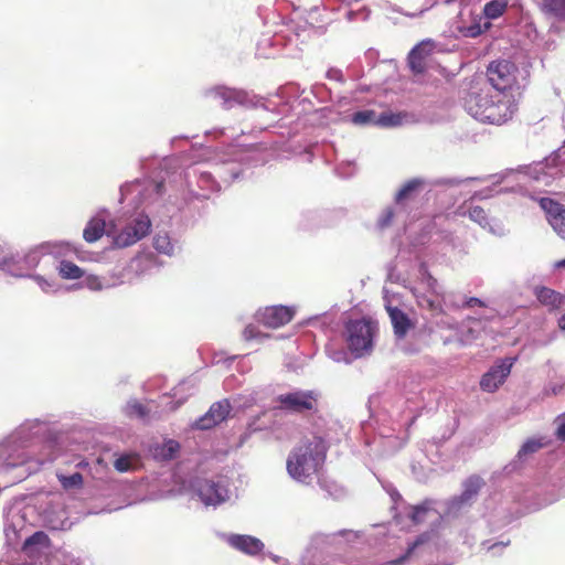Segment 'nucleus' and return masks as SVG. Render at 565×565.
Here are the masks:
<instances>
[{
    "instance_id": "f257e3e1",
    "label": "nucleus",
    "mask_w": 565,
    "mask_h": 565,
    "mask_svg": "<svg viewBox=\"0 0 565 565\" xmlns=\"http://www.w3.org/2000/svg\"><path fill=\"white\" fill-rule=\"evenodd\" d=\"M167 179L161 181L136 180L120 188L121 201H129L136 205L131 213L125 212L115 220L109 221L107 236L118 248L131 246L146 237L151 230V221L143 211L137 207L153 195L160 196L166 189Z\"/></svg>"
},
{
    "instance_id": "4468645a",
    "label": "nucleus",
    "mask_w": 565,
    "mask_h": 565,
    "mask_svg": "<svg viewBox=\"0 0 565 565\" xmlns=\"http://www.w3.org/2000/svg\"><path fill=\"white\" fill-rule=\"evenodd\" d=\"M383 292L384 307L391 319L394 334L397 339H403L413 327V323L408 316L398 308L399 299L395 295L391 296L386 288L383 289Z\"/></svg>"
},
{
    "instance_id": "4be33fe9",
    "label": "nucleus",
    "mask_w": 565,
    "mask_h": 565,
    "mask_svg": "<svg viewBox=\"0 0 565 565\" xmlns=\"http://www.w3.org/2000/svg\"><path fill=\"white\" fill-rule=\"evenodd\" d=\"M431 53V44L424 41L414 46L408 54V66L416 73L422 74L426 70V60Z\"/></svg>"
},
{
    "instance_id": "a211bd4d",
    "label": "nucleus",
    "mask_w": 565,
    "mask_h": 565,
    "mask_svg": "<svg viewBox=\"0 0 565 565\" xmlns=\"http://www.w3.org/2000/svg\"><path fill=\"white\" fill-rule=\"evenodd\" d=\"M423 184V181L419 180V179H413L411 181H408L407 183H405L401 189L399 191L396 193V196H395V203H396V207H387L386 210L383 211L382 215L380 216L379 221H377V225L380 228H385L387 227L391 222H392V218L394 217L395 214H397V210H399L403 205V202L408 200L412 195V193L418 189L420 185Z\"/></svg>"
},
{
    "instance_id": "8fccbe9b",
    "label": "nucleus",
    "mask_w": 565,
    "mask_h": 565,
    "mask_svg": "<svg viewBox=\"0 0 565 565\" xmlns=\"http://www.w3.org/2000/svg\"><path fill=\"white\" fill-rule=\"evenodd\" d=\"M179 447L180 446L175 440H168L162 445L158 455L166 460L172 459L178 452Z\"/></svg>"
},
{
    "instance_id": "f8f14e48",
    "label": "nucleus",
    "mask_w": 565,
    "mask_h": 565,
    "mask_svg": "<svg viewBox=\"0 0 565 565\" xmlns=\"http://www.w3.org/2000/svg\"><path fill=\"white\" fill-rule=\"evenodd\" d=\"M320 393L317 390H294L277 396L279 408L290 413L317 409Z\"/></svg>"
},
{
    "instance_id": "13d9d810",
    "label": "nucleus",
    "mask_w": 565,
    "mask_h": 565,
    "mask_svg": "<svg viewBox=\"0 0 565 565\" xmlns=\"http://www.w3.org/2000/svg\"><path fill=\"white\" fill-rule=\"evenodd\" d=\"M476 306L483 307L484 302L481 299L477 298V297H469L462 303V307H466V308H473Z\"/></svg>"
},
{
    "instance_id": "6ab92c4d",
    "label": "nucleus",
    "mask_w": 565,
    "mask_h": 565,
    "mask_svg": "<svg viewBox=\"0 0 565 565\" xmlns=\"http://www.w3.org/2000/svg\"><path fill=\"white\" fill-rule=\"evenodd\" d=\"M540 206L546 213V218L553 230L559 237L565 238V205L553 199L542 198Z\"/></svg>"
},
{
    "instance_id": "052dcab7",
    "label": "nucleus",
    "mask_w": 565,
    "mask_h": 565,
    "mask_svg": "<svg viewBox=\"0 0 565 565\" xmlns=\"http://www.w3.org/2000/svg\"><path fill=\"white\" fill-rule=\"evenodd\" d=\"M244 401L238 404L239 407L247 408L254 405L257 402V397L255 394H250L246 397H243Z\"/></svg>"
},
{
    "instance_id": "7ed1b4c3",
    "label": "nucleus",
    "mask_w": 565,
    "mask_h": 565,
    "mask_svg": "<svg viewBox=\"0 0 565 565\" xmlns=\"http://www.w3.org/2000/svg\"><path fill=\"white\" fill-rule=\"evenodd\" d=\"M43 423L39 419L26 420L20 425L7 441V457L0 465V477L10 476L8 484H14L38 472L45 462H52L51 454L35 455L34 447Z\"/></svg>"
},
{
    "instance_id": "c85d7f7f",
    "label": "nucleus",
    "mask_w": 565,
    "mask_h": 565,
    "mask_svg": "<svg viewBox=\"0 0 565 565\" xmlns=\"http://www.w3.org/2000/svg\"><path fill=\"white\" fill-rule=\"evenodd\" d=\"M470 505L467 504L465 501H461V498L454 497L452 499L439 502L437 504V508L440 511L439 516H446V518H456L461 511L466 510Z\"/></svg>"
},
{
    "instance_id": "bb28decb",
    "label": "nucleus",
    "mask_w": 565,
    "mask_h": 565,
    "mask_svg": "<svg viewBox=\"0 0 565 565\" xmlns=\"http://www.w3.org/2000/svg\"><path fill=\"white\" fill-rule=\"evenodd\" d=\"M49 543V536L44 532L38 531L24 541L22 550L29 555H34L47 548Z\"/></svg>"
},
{
    "instance_id": "e433bc0d",
    "label": "nucleus",
    "mask_w": 565,
    "mask_h": 565,
    "mask_svg": "<svg viewBox=\"0 0 565 565\" xmlns=\"http://www.w3.org/2000/svg\"><path fill=\"white\" fill-rule=\"evenodd\" d=\"M326 213H319L316 211H308L301 214L300 226L305 230L318 227L321 225H329L327 221L323 220V215Z\"/></svg>"
},
{
    "instance_id": "72a5a7b5",
    "label": "nucleus",
    "mask_w": 565,
    "mask_h": 565,
    "mask_svg": "<svg viewBox=\"0 0 565 565\" xmlns=\"http://www.w3.org/2000/svg\"><path fill=\"white\" fill-rule=\"evenodd\" d=\"M24 526V516L20 514V511L10 510L6 515L4 523V532L7 536H9V532L11 531L13 534H17Z\"/></svg>"
},
{
    "instance_id": "f704fd0d",
    "label": "nucleus",
    "mask_w": 565,
    "mask_h": 565,
    "mask_svg": "<svg viewBox=\"0 0 565 565\" xmlns=\"http://www.w3.org/2000/svg\"><path fill=\"white\" fill-rule=\"evenodd\" d=\"M56 477L65 491L78 490L83 486V476L79 472H74L70 476L57 472Z\"/></svg>"
},
{
    "instance_id": "a19ab883",
    "label": "nucleus",
    "mask_w": 565,
    "mask_h": 565,
    "mask_svg": "<svg viewBox=\"0 0 565 565\" xmlns=\"http://www.w3.org/2000/svg\"><path fill=\"white\" fill-rule=\"evenodd\" d=\"M544 446L542 439L530 438L519 449L516 458L524 460L529 455L536 452Z\"/></svg>"
},
{
    "instance_id": "0eeeda50",
    "label": "nucleus",
    "mask_w": 565,
    "mask_h": 565,
    "mask_svg": "<svg viewBox=\"0 0 565 565\" xmlns=\"http://www.w3.org/2000/svg\"><path fill=\"white\" fill-rule=\"evenodd\" d=\"M487 76L494 93L508 94V90H519L526 85L527 72L520 71L510 61L500 60L490 63Z\"/></svg>"
},
{
    "instance_id": "37998d69",
    "label": "nucleus",
    "mask_w": 565,
    "mask_h": 565,
    "mask_svg": "<svg viewBox=\"0 0 565 565\" xmlns=\"http://www.w3.org/2000/svg\"><path fill=\"white\" fill-rule=\"evenodd\" d=\"M194 388H195V383L193 380H184V381L180 382L179 385L173 388V395H172L174 398H178L177 404L171 406L170 408L175 409L179 405H181L185 401L186 396H181V393L183 391L188 390V391H190L189 394H191L194 391Z\"/></svg>"
},
{
    "instance_id": "4c0bfd02",
    "label": "nucleus",
    "mask_w": 565,
    "mask_h": 565,
    "mask_svg": "<svg viewBox=\"0 0 565 565\" xmlns=\"http://www.w3.org/2000/svg\"><path fill=\"white\" fill-rule=\"evenodd\" d=\"M405 117L406 115L401 113H382L377 116L376 126L385 128L398 127L403 125Z\"/></svg>"
},
{
    "instance_id": "f03ea898",
    "label": "nucleus",
    "mask_w": 565,
    "mask_h": 565,
    "mask_svg": "<svg viewBox=\"0 0 565 565\" xmlns=\"http://www.w3.org/2000/svg\"><path fill=\"white\" fill-rule=\"evenodd\" d=\"M249 149L235 148L231 153L220 156L211 147L193 146L190 152L192 163L183 174L185 186L190 194L196 198L206 199L207 193H198L193 189L195 180L198 188L203 191L213 192L220 189L214 175L224 182L238 179L242 170L235 166V161L249 158L246 153Z\"/></svg>"
},
{
    "instance_id": "20e7f679",
    "label": "nucleus",
    "mask_w": 565,
    "mask_h": 565,
    "mask_svg": "<svg viewBox=\"0 0 565 565\" xmlns=\"http://www.w3.org/2000/svg\"><path fill=\"white\" fill-rule=\"evenodd\" d=\"M468 114L475 119L491 125L510 120L518 109L513 94L494 93L490 88L472 90L465 102Z\"/></svg>"
},
{
    "instance_id": "7c9ffc66",
    "label": "nucleus",
    "mask_w": 565,
    "mask_h": 565,
    "mask_svg": "<svg viewBox=\"0 0 565 565\" xmlns=\"http://www.w3.org/2000/svg\"><path fill=\"white\" fill-rule=\"evenodd\" d=\"M140 457L137 454H121L115 461L114 467L118 472H128L138 468Z\"/></svg>"
},
{
    "instance_id": "f3484780",
    "label": "nucleus",
    "mask_w": 565,
    "mask_h": 565,
    "mask_svg": "<svg viewBox=\"0 0 565 565\" xmlns=\"http://www.w3.org/2000/svg\"><path fill=\"white\" fill-rule=\"evenodd\" d=\"M231 408L228 399H222L213 403L209 411L195 420L194 427L201 430L211 429L226 419Z\"/></svg>"
},
{
    "instance_id": "5fc2aeb1",
    "label": "nucleus",
    "mask_w": 565,
    "mask_h": 565,
    "mask_svg": "<svg viewBox=\"0 0 565 565\" xmlns=\"http://www.w3.org/2000/svg\"><path fill=\"white\" fill-rule=\"evenodd\" d=\"M243 337L245 340H254V339L260 338L262 333L259 332L257 327H255L253 324H248L245 327V329L243 331Z\"/></svg>"
},
{
    "instance_id": "6e6d98bb",
    "label": "nucleus",
    "mask_w": 565,
    "mask_h": 565,
    "mask_svg": "<svg viewBox=\"0 0 565 565\" xmlns=\"http://www.w3.org/2000/svg\"><path fill=\"white\" fill-rule=\"evenodd\" d=\"M297 90H298V88L295 85H292V84L286 85L279 89V97L280 98L290 97Z\"/></svg>"
},
{
    "instance_id": "49530a36",
    "label": "nucleus",
    "mask_w": 565,
    "mask_h": 565,
    "mask_svg": "<svg viewBox=\"0 0 565 565\" xmlns=\"http://www.w3.org/2000/svg\"><path fill=\"white\" fill-rule=\"evenodd\" d=\"M31 277L44 292H56L60 289V286L55 280L46 279L40 275H33Z\"/></svg>"
},
{
    "instance_id": "2eb2a0df",
    "label": "nucleus",
    "mask_w": 565,
    "mask_h": 565,
    "mask_svg": "<svg viewBox=\"0 0 565 565\" xmlns=\"http://www.w3.org/2000/svg\"><path fill=\"white\" fill-rule=\"evenodd\" d=\"M516 358H505L497 361L480 380V387L488 393L495 392L511 373Z\"/></svg>"
},
{
    "instance_id": "473e14b6",
    "label": "nucleus",
    "mask_w": 565,
    "mask_h": 565,
    "mask_svg": "<svg viewBox=\"0 0 565 565\" xmlns=\"http://www.w3.org/2000/svg\"><path fill=\"white\" fill-rule=\"evenodd\" d=\"M542 11L557 20H565V0H542Z\"/></svg>"
},
{
    "instance_id": "c03bdc74",
    "label": "nucleus",
    "mask_w": 565,
    "mask_h": 565,
    "mask_svg": "<svg viewBox=\"0 0 565 565\" xmlns=\"http://www.w3.org/2000/svg\"><path fill=\"white\" fill-rule=\"evenodd\" d=\"M115 285H116L115 282L110 284L108 281H102V279L95 275L86 276L83 281V286L92 291H100L103 289L110 288Z\"/></svg>"
},
{
    "instance_id": "cd10ccee",
    "label": "nucleus",
    "mask_w": 565,
    "mask_h": 565,
    "mask_svg": "<svg viewBox=\"0 0 565 565\" xmlns=\"http://www.w3.org/2000/svg\"><path fill=\"white\" fill-rule=\"evenodd\" d=\"M482 486L483 480L480 477L471 476L467 478L462 483V492L459 495L461 501H465L467 504L471 505Z\"/></svg>"
},
{
    "instance_id": "5701e85b",
    "label": "nucleus",
    "mask_w": 565,
    "mask_h": 565,
    "mask_svg": "<svg viewBox=\"0 0 565 565\" xmlns=\"http://www.w3.org/2000/svg\"><path fill=\"white\" fill-rule=\"evenodd\" d=\"M56 248H57L56 244L45 242V243H42V244L36 245L33 248H31L23 256V258H20L19 255H14V256L18 257V263L20 260H23L25 267L31 269V268H35L39 265V263L43 256L57 254Z\"/></svg>"
},
{
    "instance_id": "774afa93",
    "label": "nucleus",
    "mask_w": 565,
    "mask_h": 565,
    "mask_svg": "<svg viewBox=\"0 0 565 565\" xmlns=\"http://www.w3.org/2000/svg\"><path fill=\"white\" fill-rule=\"evenodd\" d=\"M558 328L565 331V313L558 319Z\"/></svg>"
},
{
    "instance_id": "3c124183",
    "label": "nucleus",
    "mask_w": 565,
    "mask_h": 565,
    "mask_svg": "<svg viewBox=\"0 0 565 565\" xmlns=\"http://www.w3.org/2000/svg\"><path fill=\"white\" fill-rule=\"evenodd\" d=\"M126 412L129 416H136L139 418L145 417L147 414L145 406L137 401L128 402Z\"/></svg>"
},
{
    "instance_id": "9b49d317",
    "label": "nucleus",
    "mask_w": 565,
    "mask_h": 565,
    "mask_svg": "<svg viewBox=\"0 0 565 565\" xmlns=\"http://www.w3.org/2000/svg\"><path fill=\"white\" fill-rule=\"evenodd\" d=\"M321 31V26H316L313 23H309L308 21L294 22L287 25L286 31L275 34L271 39H267L266 41L270 42L273 45L278 46L285 43L288 55H292L294 49H299L300 44H303L312 34H317Z\"/></svg>"
},
{
    "instance_id": "c9c22d12",
    "label": "nucleus",
    "mask_w": 565,
    "mask_h": 565,
    "mask_svg": "<svg viewBox=\"0 0 565 565\" xmlns=\"http://www.w3.org/2000/svg\"><path fill=\"white\" fill-rule=\"evenodd\" d=\"M57 270L63 279H78L84 276L83 269L68 260L60 262Z\"/></svg>"
},
{
    "instance_id": "603ef678",
    "label": "nucleus",
    "mask_w": 565,
    "mask_h": 565,
    "mask_svg": "<svg viewBox=\"0 0 565 565\" xmlns=\"http://www.w3.org/2000/svg\"><path fill=\"white\" fill-rule=\"evenodd\" d=\"M265 415V412H260L257 416L253 417L247 424L246 437L253 433L260 431L266 428L265 424L259 423L260 417Z\"/></svg>"
},
{
    "instance_id": "412c9836",
    "label": "nucleus",
    "mask_w": 565,
    "mask_h": 565,
    "mask_svg": "<svg viewBox=\"0 0 565 565\" xmlns=\"http://www.w3.org/2000/svg\"><path fill=\"white\" fill-rule=\"evenodd\" d=\"M109 211L100 209L87 223L83 231V237L87 243L97 242L104 234L107 235Z\"/></svg>"
},
{
    "instance_id": "1a4fd4ad",
    "label": "nucleus",
    "mask_w": 565,
    "mask_h": 565,
    "mask_svg": "<svg viewBox=\"0 0 565 565\" xmlns=\"http://www.w3.org/2000/svg\"><path fill=\"white\" fill-rule=\"evenodd\" d=\"M376 324L366 319L350 321L345 327V340L354 359L369 354L373 349Z\"/></svg>"
},
{
    "instance_id": "9d476101",
    "label": "nucleus",
    "mask_w": 565,
    "mask_h": 565,
    "mask_svg": "<svg viewBox=\"0 0 565 565\" xmlns=\"http://www.w3.org/2000/svg\"><path fill=\"white\" fill-rule=\"evenodd\" d=\"M194 492L205 507L216 508L230 500L232 491L230 479L216 476L211 479H198L193 483Z\"/></svg>"
},
{
    "instance_id": "de8ad7c7",
    "label": "nucleus",
    "mask_w": 565,
    "mask_h": 565,
    "mask_svg": "<svg viewBox=\"0 0 565 565\" xmlns=\"http://www.w3.org/2000/svg\"><path fill=\"white\" fill-rule=\"evenodd\" d=\"M18 264V257L11 253H7L6 248L0 245V269L11 271L12 265Z\"/></svg>"
},
{
    "instance_id": "a18cd8bd",
    "label": "nucleus",
    "mask_w": 565,
    "mask_h": 565,
    "mask_svg": "<svg viewBox=\"0 0 565 565\" xmlns=\"http://www.w3.org/2000/svg\"><path fill=\"white\" fill-rule=\"evenodd\" d=\"M416 299H417V303L422 307V308H426V309H429L431 311H440L441 310V307H440V301L438 300L437 297H433V296H427V295H417L416 292H414Z\"/></svg>"
},
{
    "instance_id": "0e129e2a",
    "label": "nucleus",
    "mask_w": 565,
    "mask_h": 565,
    "mask_svg": "<svg viewBox=\"0 0 565 565\" xmlns=\"http://www.w3.org/2000/svg\"><path fill=\"white\" fill-rule=\"evenodd\" d=\"M273 561L279 565H289V562L287 559L281 558L280 556L273 555Z\"/></svg>"
},
{
    "instance_id": "79ce46f5",
    "label": "nucleus",
    "mask_w": 565,
    "mask_h": 565,
    "mask_svg": "<svg viewBox=\"0 0 565 565\" xmlns=\"http://www.w3.org/2000/svg\"><path fill=\"white\" fill-rule=\"evenodd\" d=\"M327 355L337 363H345L350 364L352 362L353 355L351 356L344 349L335 348L333 345H328L326 348Z\"/></svg>"
},
{
    "instance_id": "a878e982",
    "label": "nucleus",
    "mask_w": 565,
    "mask_h": 565,
    "mask_svg": "<svg viewBox=\"0 0 565 565\" xmlns=\"http://www.w3.org/2000/svg\"><path fill=\"white\" fill-rule=\"evenodd\" d=\"M534 295L540 303L550 310L559 308L565 301V297L562 294L547 287H536Z\"/></svg>"
},
{
    "instance_id": "69168bd1",
    "label": "nucleus",
    "mask_w": 565,
    "mask_h": 565,
    "mask_svg": "<svg viewBox=\"0 0 565 565\" xmlns=\"http://www.w3.org/2000/svg\"><path fill=\"white\" fill-rule=\"evenodd\" d=\"M415 419H416V414L414 413V411H409V414L406 418V424L412 425Z\"/></svg>"
},
{
    "instance_id": "09e8293b",
    "label": "nucleus",
    "mask_w": 565,
    "mask_h": 565,
    "mask_svg": "<svg viewBox=\"0 0 565 565\" xmlns=\"http://www.w3.org/2000/svg\"><path fill=\"white\" fill-rule=\"evenodd\" d=\"M419 273L422 275L423 282L426 284L427 289L434 294L438 295V284L437 280L428 273L426 266L424 264L420 265Z\"/></svg>"
},
{
    "instance_id": "423d86ee",
    "label": "nucleus",
    "mask_w": 565,
    "mask_h": 565,
    "mask_svg": "<svg viewBox=\"0 0 565 565\" xmlns=\"http://www.w3.org/2000/svg\"><path fill=\"white\" fill-rule=\"evenodd\" d=\"M206 95L218 102L220 105L227 110L236 106L246 109L262 107L266 117H269L270 115L287 116V114L294 108V105H290L289 103H284L279 107H276L275 102H265L263 97L254 94L253 92L223 85L209 89Z\"/></svg>"
},
{
    "instance_id": "ddd939ff",
    "label": "nucleus",
    "mask_w": 565,
    "mask_h": 565,
    "mask_svg": "<svg viewBox=\"0 0 565 565\" xmlns=\"http://www.w3.org/2000/svg\"><path fill=\"white\" fill-rule=\"evenodd\" d=\"M438 541L439 537L434 531L423 533L408 545L403 555L382 565H404L409 559H417L426 554H431L439 548Z\"/></svg>"
},
{
    "instance_id": "393cba45",
    "label": "nucleus",
    "mask_w": 565,
    "mask_h": 565,
    "mask_svg": "<svg viewBox=\"0 0 565 565\" xmlns=\"http://www.w3.org/2000/svg\"><path fill=\"white\" fill-rule=\"evenodd\" d=\"M437 504L438 501L433 499H426L420 504L413 507L409 514V518L412 519L413 523L419 524L427 519H431L436 515L439 516L440 511L437 508Z\"/></svg>"
},
{
    "instance_id": "6e6552de",
    "label": "nucleus",
    "mask_w": 565,
    "mask_h": 565,
    "mask_svg": "<svg viewBox=\"0 0 565 565\" xmlns=\"http://www.w3.org/2000/svg\"><path fill=\"white\" fill-rule=\"evenodd\" d=\"M522 170L531 179L544 185H550L553 181L565 178V140L544 161L525 166Z\"/></svg>"
},
{
    "instance_id": "2f4dec72",
    "label": "nucleus",
    "mask_w": 565,
    "mask_h": 565,
    "mask_svg": "<svg viewBox=\"0 0 565 565\" xmlns=\"http://www.w3.org/2000/svg\"><path fill=\"white\" fill-rule=\"evenodd\" d=\"M153 247L158 253L167 256H173L177 250V245L171 241L167 233H157L153 237Z\"/></svg>"
},
{
    "instance_id": "dca6fc26",
    "label": "nucleus",
    "mask_w": 565,
    "mask_h": 565,
    "mask_svg": "<svg viewBox=\"0 0 565 565\" xmlns=\"http://www.w3.org/2000/svg\"><path fill=\"white\" fill-rule=\"evenodd\" d=\"M295 308L288 306H269L257 310L255 319L265 327L277 329L287 324L295 316Z\"/></svg>"
},
{
    "instance_id": "e2e57ef3",
    "label": "nucleus",
    "mask_w": 565,
    "mask_h": 565,
    "mask_svg": "<svg viewBox=\"0 0 565 565\" xmlns=\"http://www.w3.org/2000/svg\"><path fill=\"white\" fill-rule=\"evenodd\" d=\"M329 536L328 535H324V534H316L313 537H312V544H318L320 542H324Z\"/></svg>"
},
{
    "instance_id": "864d4df0",
    "label": "nucleus",
    "mask_w": 565,
    "mask_h": 565,
    "mask_svg": "<svg viewBox=\"0 0 565 565\" xmlns=\"http://www.w3.org/2000/svg\"><path fill=\"white\" fill-rule=\"evenodd\" d=\"M509 545V541L507 542H503V541H499V542H494V543H491V541H484L482 542V546L489 551V552H492L493 555L495 554H499L502 552V550Z\"/></svg>"
},
{
    "instance_id": "338daca9",
    "label": "nucleus",
    "mask_w": 565,
    "mask_h": 565,
    "mask_svg": "<svg viewBox=\"0 0 565 565\" xmlns=\"http://www.w3.org/2000/svg\"><path fill=\"white\" fill-rule=\"evenodd\" d=\"M353 169H354V168H351V171H349V172H343V171H342V168H341V167H339V168L337 169V172H338V174H339L340 177L348 178V177H350V175L353 173Z\"/></svg>"
},
{
    "instance_id": "ea45409f",
    "label": "nucleus",
    "mask_w": 565,
    "mask_h": 565,
    "mask_svg": "<svg viewBox=\"0 0 565 565\" xmlns=\"http://www.w3.org/2000/svg\"><path fill=\"white\" fill-rule=\"evenodd\" d=\"M377 115L374 110L365 109L355 111L351 115L350 120L356 126L375 125Z\"/></svg>"
},
{
    "instance_id": "58836bf2",
    "label": "nucleus",
    "mask_w": 565,
    "mask_h": 565,
    "mask_svg": "<svg viewBox=\"0 0 565 565\" xmlns=\"http://www.w3.org/2000/svg\"><path fill=\"white\" fill-rule=\"evenodd\" d=\"M469 218L476 223H478L482 228H488L490 232L494 234H500L497 232L490 224L488 215L486 211L480 206H472L468 210Z\"/></svg>"
},
{
    "instance_id": "39448f33",
    "label": "nucleus",
    "mask_w": 565,
    "mask_h": 565,
    "mask_svg": "<svg viewBox=\"0 0 565 565\" xmlns=\"http://www.w3.org/2000/svg\"><path fill=\"white\" fill-rule=\"evenodd\" d=\"M327 449L322 437L306 438L288 456V475L298 482L309 484L322 468Z\"/></svg>"
},
{
    "instance_id": "4d7b16f0",
    "label": "nucleus",
    "mask_w": 565,
    "mask_h": 565,
    "mask_svg": "<svg viewBox=\"0 0 565 565\" xmlns=\"http://www.w3.org/2000/svg\"><path fill=\"white\" fill-rule=\"evenodd\" d=\"M327 77L329 79L337 81V82H340V83H342L344 81L342 72L340 70H338V68H330L327 72Z\"/></svg>"
},
{
    "instance_id": "680f3d73",
    "label": "nucleus",
    "mask_w": 565,
    "mask_h": 565,
    "mask_svg": "<svg viewBox=\"0 0 565 565\" xmlns=\"http://www.w3.org/2000/svg\"><path fill=\"white\" fill-rule=\"evenodd\" d=\"M438 184H450V185H458L461 183L460 180L457 179H441L437 181Z\"/></svg>"
},
{
    "instance_id": "c756f323",
    "label": "nucleus",
    "mask_w": 565,
    "mask_h": 565,
    "mask_svg": "<svg viewBox=\"0 0 565 565\" xmlns=\"http://www.w3.org/2000/svg\"><path fill=\"white\" fill-rule=\"evenodd\" d=\"M508 0H491L487 2L480 13L486 21L500 18L508 9Z\"/></svg>"
},
{
    "instance_id": "bf43d9fd",
    "label": "nucleus",
    "mask_w": 565,
    "mask_h": 565,
    "mask_svg": "<svg viewBox=\"0 0 565 565\" xmlns=\"http://www.w3.org/2000/svg\"><path fill=\"white\" fill-rule=\"evenodd\" d=\"M558 427L556 430V436L559 440H565V416L558 418Z\"/></svg>"
},
{
    "instance_id": "aec40b11",
    "label": "nucleus",
    "mask_w": 565,
    "mask_h": 565,
    "mask_svg": "<svg viewBox=\"0 0 565 565\" xmlns=\"http://www.w3.org/2000/svg\"><path fill=\"white\" fill-rule=\"evenodd\" d=\"M224 541L233 548L254 556L264 550V543L252 535L247 534H224Z\"/></svg>"
},
{
    "instance_id": "b1692460",
    "label": "nucleus",
    "mask_w": 565,
    "mask_h": 565,
    "mask_svg": "<svg viewBox=\"0 0 565 565\" xmlns=\"http://www.w3.org/2000/svg\"><path fill=\"white\" fill-rule=\"evenodd\" d=\"M491 23L486 21L480 13H471L470 21H462L458 25L460 34L465 38H477L490 29Z\"/></svg>"
}]
</instances>
